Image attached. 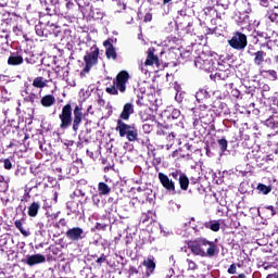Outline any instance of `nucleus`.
<instances>
[{
	"label": "nucleus",
	"instance_id": "nucleus-34",
	"mask_svg": "<svg viewBox=\"0 0 278 278\" xmlns=\"http://www.w3.org/2000/svg\"><path fill=\"white\" fill-rule=\"evenodd\" d=\"M4 168H5L7 170L12 169V162L10 161V159H5V160H4Z\"/></svg>",
	"mask_w": 278,
	"mask_h": 278
},
{
	"label": "nucleus",
	"instance_id": "nucleus-16",
	"mask_svg": "<svg viewBox=\"0 0 278 278\" xmlns=\"http://www.w3.org/2000/svg\"><path fill=\"white\" fill-rule=\"evenodd\" d=\"M9 66H18L23 64V56L12 53L8 59Z\"/></svg>",
	"mask_w": 278,
	"mask_h": 278
},
{
	"label": "nucleus",
	"instance_id": "nucleus-2",
	"mask_svg": "<svg viewBox=\"0 0 278 278\" xmlns=\"http://www.w3.org/2000/svg\"><path fill=\"white\" fill-rule=\"evenodd\" d=\"M116 131L119 132L121 138L127 136L129 142H136L138 140V129L134 125H127L123 119L117 121Z\"/></svg>",
	"mask_w": 278,
	"mask_h": 278
},
{
	"label": "nucleus",
	"instance_id": "nucleus-45",
	"mask_svg": "<svg viewBox=\"0 0 278 278\" xmlns=\"http://www.w3.org/2000/svg\"><path fill=\"white\" fill-rule=\"evenodd\" d=\"M172 177H174L175 179H177L178 174H177V173H172Z\"/></svg>",
	"mask_w": 278,
	"mask_h": 278
},
{
	"label": "nucleus",
	"instance_id": "nucleus-13",
	"mask_svg": "<svg viewBox=\"0 0 278 278\" xmlns=\"http://www.w3.org/2000/svg\"><path fill=\"white\" fill-rule=\"evenodd\" d=\"M103 46L105 47V55L109 60H116V48H114V45L110 40H105L103 42Z\"/></svg>",
	"mask_w": 278,
	"mask_h": 278
},
{
	"label": "nucleus",
	"instance_id": "nucleus-40",
	"mask_svg": "<svg viewBox=\"0 0 278 278\" xmlns=\"http://www.w3.org/2000/svg\"><path fill=\"white\" fill-rule=\"evenodd\" d=\"M265 210H266L267 212H269L270 216H275V214H276L275 207H273V206H267V207H265Z\"/></svg>",
	"mask_w": 278,
	"mask_h": 278
},
{
	"label": "nucleus",
	"instance_id": "nucleus-10",
	"mask_svg": "<svg viewBox=\"0 0 278 278\" xmlns=\"http://www.w3.org/2000/svg\"><path fill=\"white\" fill-rule=\"evenodd\" d=\"M159 179L163 188H165L167 192L175 194V182L170 180L167 175H165L164 173H159Z\"/></svg>",
	"mask_w": 278,
	"mask_h": 278
},
{
	"label": "nucleus",
	"instance_id": "nucleus-30",
	"mask_svg": "<svg viewBox=\"0 0 278 278\" xmlns=\"http://www.w3.org/2000/svg\"><path fill=\"white\" fill-rule=\"evenodd\" d=\"M187 264H188V270H197L198 266H197V263H194V261L188 258Z\"/></svg>",
	"mask_w": 278,
	"mask_h": 278
},
{
	"label": "nucleus",
	"instance_id": "nucleus-44",
	"mask_svg": "<svg viewBox=\"0 0 278 278\" xmlns=\"http://www.w3.org/2000/svg\"><path fill=\"white\" fill-rule=\"evenodd\" d=\"M173 0H163V4L166 5L167 3H170Z\"/></svg>",
	"mask_w": 278,
	"mask_h": 278
},
{
	"label": "nucleus",
	"instance_id": "nucleus-36",
	"mask_svg": "<svg viewBox=\"0 0 278 278\" xmlns=\"http://www.w3.org/2000/svg\"><path fill=\"white\" fill-rule=\"evenodd\" d=\"M36 99H38V96L30 93L27 98L26 101H29L30 103H34V101H36Z\"/></svg>",
	"mask_w": 278,
	"mask_h": 278
},
{
	"label": "nucleus",
	"instance_id": "nucleus-21",
	"mask_svg": "<svg viewBox=\"0 0 278 278\" xmlns=\"http://www.w3.org/2000/svg\"><path fill=\"white\" fill-rule=\"evenodd\" d=\"M40 210V203L33 202L28 207V216H38V211Z\"/></svg>",
	"mask_w": 278,
	"mask_h": 278
},
{
	"label": "nucleus",
	"instance_id": "nucleus-25",
	"mask_svg": "<svg viewBox=\"0 0 278 278\" xmlns=\"http://www.w3.org/2000/svg\"><path fill=\"white\" fill-rule=\"evenodd\" d=\"M143 266H146V268H148L150 274H153V271L155 270V262L153 261V258L144 260Z\"/></svg>",
	"mask_w": 278,
	"mask_h": 278
},
{
	"label": "nucleus",
	"instance_id": "nucleus-6",
	"mask_svg": "<svg viewBox=\"0 0 278 278\" xmlns=\"http://www.w3.org/2000/svg\"><path fill=\"white\" fill-rule=\"evenodd\" d=\"M84 61L86 66L84 67L80 75H84V73H90V68L97 65V62H99V49L94 48L93 50H91V52L87 53L84 56Z\"/></svg>",
	"mask_w": 278,
	"mask_h": 278
},
{
	"label": "nucleus",
	"instance_id": "nucleus-27",
	"mask_svg": "<svg viewBox=\"0 0 278 278\" xmlns=\"http://www.w3.org/2000/svg\"><path fill=\"white\" fill-rule=\"evenodd\" d=\"M15 227L21 231L22 236H25V238H27V236H29V231H27V230H25V228H23V223L21 220L15 222Z\"/></svg>",
	"mask_w": 278,
	"mask_h": 278
},
{
	"label": "nucleus",
	"instance_id": "nucleus-48",
	"mask_svg": "<svg viewBox=\"0 0 278 278\" xmlns=\"http://www.w3.org/2000/svg\"><path fill=\"white\" fill-rule=\"evenodd\" d=\"M0 181H3V177H0Z\"/></svg>",
	"mask_w": 278,
	"mask_h": 278
},
{
	"label": "nucleus",
	"instance_id": "nucleus-47",
	"mask_svg": "<svg viewBox=\"0 0 278 278\" xmlns=\"http://www.w3.org/2000/svg\"><path fill=\"white\" fill-rule=\"evenodd\" d=\"M266 278H273V274L267 275Z\"/></svg>",
	"mask_w": 278,
	"mask_h": 278
},
{
	"label": "nucleus",
	"instance_id": "nucleus-43",
	"mask_svg": "<svg viewBox=\"0 0 278 278\" xmlns=\"http://www.w3.org/2000/svg\"><path fill=\"white\" fill-rule=\"evenodd\" d=\"M73 5H75L73 2H67L66 3V9L72 10Z\"/></svg>",
	"mask_w": 278,
	"mask_h": 278
},
{
	"label": "nucleus",
	"instance_id": "nucleus-31",
	"mask_svg": "<svg viewBox=\"0 0 278 278\" xmlns=\"http://www.w3.org/2000/svg\"><path fill=\"white\" fill-rule=\"evenodd\" d=\"M268 18H269V21H271V23L278 24V13H270L268 15Z\"/></svg>",
	"mask_w": 278,
	"mask_h": 278
},
{
	"label": "nucleus",
	"instance_id": "nucleus-14",
	"mask_svg": "<svg viewBox=\"0 0 278 278\" xmlns=\"http://www.w3.org/2000/svg\"><path fill=\"white\" fill-rule=\"evenodd\" d=\"M131 114H134V104L126 103L123 108L119 118H122V121H129V116H131Z\"/></svg>",
	"mask_w": 278,
	"mask_h": 278
},
{
	"label": "nucleus",
	"instance_id": "nucleus-15",
	"mask_svg": "<svg viewBox=\"0 0 278 278\" xmlns=\"http://www.w3.org/2000/svg\"><path fill=\"white\" fill-rule=\"evenodd\" d=\"M229 78V70H219L215 74H211V79H214V81H225V79Z\"/></svg>",
	"mask_w": 278,
	"mask_h": 278
},
{
	"label": "nucleus",
	"instance_id": "nucleus-12",
	"mask_svg": "<svg viewBox=\"0 0 278 278\" xmlns=\"http://www.w3.org/2000/svg\"><path fill=\"white\" fill-rule=\"evenodd\" d=\"M43 262H47V257L42 254L30 255L26 260L28 266H36V264H43Z\"/></svg>",
	"mask_w": 278,
	"mask_h": 278
},
{
	"label": "nucleus",
	"instance_id": "nucleus-46",
	"mask_svg": "<svg viewBox=\"0 0 278 278\" xmlns=\"http://www.w3.org/2000/svg\"><path fill=\"white\" fill-rule=\"evenodd\" d=\"M239 278H247V276L244 274H240Z\"/></svg>",
	"mask_w": 278,
	"mask_h": 278
},
{
	"label": "nucleus",
	"instance_id": "nucleus-4",
	"mask_svg": "<svg viewBox=\"0 0 278 278\" xmlns=\"http://www.w3.org/2000/svg\"><path fill=\"white\" fill-rule=\"evenodd\" d=\"M228 45L236 51H244L247 45H249V40L247 39V35L236 31L231 39L228 40Z\"/></svg>",
	"mask_w": 278,
	"mask_h": 278
},
{
	"label": "nucleus",
	"instance_id": "nucleus-32",
	"mask_svg": "<svg viewBox=\"0 0 278 278\" xmlns=\"http://www.w3.org/2000/svg\"><path fill=\"white\" fill-rule=\"evenodd\" d=\"M179 116H181V111L174 109L172 111V118L177 119Z\"/></svg>",
	"mask_w": 278,
	"mask_h": 278
},
{
	"label": "nucleus",
	"instance_id": "nucleus-38",
	"mask_svg": "<svg viewBox=\"0 0 278 278\" xmlns=\"http://www.w3.org/2000/svg\"><path fill=\"white\" fill-rule=\"evenodd\" d=\"M96 229H99V230H101L102 229V231H105V229H108V225H105V224H97L96 225Z\"/></svg>",
	"mask_w": 278,
	"mask_h": 278
},
{
	"label": "nucleus",
	"instance_id": "nucleus-23",
	"mask_svg": "<svg viewBox=\"0 0 278 278\" xmlns=\"http://www.w3.org/2000/svg\"><path fill=\"white\" fill-rule=\"evenodd\" d=\"M256 190H258L261 194H269V192L273 191V187L266 186L264 184H258Z\"/></svg>",
	"mask_w": 278,
	"mask_h": 278
},
{
	"label": "nucleus",
	"instance_id": "nucleus-35",
	"mask_svg": "<svg viewBox=\"0 0 278 278\" xmlns=\"http://www.w3.org/2000/svg\"><path fill=\"white\" fill-rule=\"evenodd\" d=\"M36 34L37 36H45V30H42V26L40 25L36 26Z\"/></svg>",
	"mask_w": 278,
	"mask_h": 278
},
{
	"label": "nucleus",
	"instance_id": "nucleus-28",
	"mask_svg": "<svg viewBox=\"0 0 278 278\" xmlns=\"http://www.w3.org/2000/svg\"><path fill=\"white\" fill-rule=\"evenodd\" d=\"M218 144L220 147V150L223 151V153H225V151H227V139H219L218 140Z\"/></svg>",
	"mask_w": 278,
	"mask_h": 278
},
{
	"label": "nucleus",
	"instance_id": "nucleus-49",
	"mask_svg": "<svg viewBox=\"0 0 278 278\" xmlns=\"http://www.w3.org/2000/svg\"><path fill=\"white\" fill-rule=\"evenodd\" d=\"M267 90H270V87H269V86H267Z\"/></svg>",
	"mask_w": 278,
	"mask_h": 278
},
{
	"label": "nucleus",
	"instance_id": "nucleus-29",
	"mask_svg": "<svg viewBox=\"0 0 278 278\" xmlns=\"http://www.w3.org/2000/svg\"><path fill=\"white\" fill-rule=\"evenodd\" d=\"M261 73H267V75L271 76V79L274 81H277V72L274 70H268V71H261Z\"/></svg>",
	"mask_w": 278,
	"mask_h": 278
},
{
	"label": "nucleus",
	"instance_id": "nucleus-41",
	"mask_svg": "<svg viewBox=\"0 0 278 278\" xmlns=\"http://www.w3.org/2000/svg\"><path fill=\"white\" fill-rule=\"evenodd\" d=\"M175 100H176L178 103H181V101H184V97H181V93H176Z\"/></svg>",
	"mask_w": 278,
	"mask_h": 278
},
{
	"label": "nucleus",
	"instance_id": "nucleus-39",
	"mask_svg": "<svg viewBox=\"0 0 278 278\" xmlns=\"http://www.w3.org/2000/svg\"><path fill=\"white\" fill-rule=\"evenodd\" d=\"M229 275H236V264H231L228 268Z\"/></svg>",
	"mask_w": 278,
	"mask_h": 278
},
{
	"label": "nucleus",
	"instance_id": "nucleus-37",
	"mask_svg": "<svg viewBox=\"0 0 278 278\" xmlns=\"http://www.w3.org/2000/svg\"><path fill=\"white\" fill-rule=\"evenodd\" d=\"M144 23H151V21H153V15L151 13H147L144 15Z\"/></svg>",
	"mask_w": 278,
	"mask_h": 278
},
{
	"label": "nucleus",
	"instance_id": "nucleus-33",
	"mask_svg": "<svg viewBox=\"0 0 278 278\" xmlns=\"http://www.w3.org/2000/svg\"><path fill=\"white\" fill-rule=\"evenodd\" d=\"M142 129H143L144 134H151V131L153 130V126H151L149 124H144L142 126Z\"/></svg>",
	"mask_w": 278,
	"mask_h": 278
},
{
	"label": "nucleus",
	"instance_id": "nucleus-18",
	"mask_svg": "<svg viewBox=\"0 0 278 278\" xmlns=\"http://www.w3.org/2000/svg\"><path fill=\"white\" fill-rule=\"evenodd\" d=\"M41 105H43V108H51V105H55V97L51 94L45 96L41 99Z\"/></svg>",
	"mask_w": 278,
	"mask_h": 278
},
{
	"label": "nucleus",
	"instance_id": "nucleus-19",
	"mask_svg": "<svg viewBox=\"0 0 278 278\" xmlns=\"http://www.w3.org/2000/svg\"><path fill=\"white\" fill-rule=\"evenodd\" d=\"M266 58V52L260 50L254 53V64L256 66H262V63L264 62V59Z\"/></svg>",
	"mask_w": 278,
	"mask_h": 278
},
{
	"label": "nucleus",
	"instance_id": "nucleus-42",
	"mask_svg": "<svg viewBox=\"0 0 278 278\" xmlns=\"http://www.w3.org/2000/svg\"><path fill=\"white\" fill-rule=\"evenodd\" d=\"M103 262H105V256L103 255L97 260V264H103Z\"/></svg>",
	"mask_w": 278,
	"mask_h": 278
},
{
	"label": "nucleus",
	"instance_id": "nucleus-22",
	"mask_svg": "<svg viewBox=\"0 0 278 278\" xmlns=\"http://www.w3.org/2000/svg\"><path fill=\"white\" fill-rule=\"evenodd\" d=\"M178 180H179L181 190H188V186H190V180L188 179V176H186V174H180Z\"/></svg>",
	"mask_w": 278,
	"mask_h": 278
},
{
	"label": "nucleus",
	"instance_id": "nucleus-7",
	"mask_svg": "<svg viewBox=\"0 0 278 278\" xmlns=\"http://www.w3.org/2000/svg\"><path fill=\"white\" fill-rule=\"evenodd\" d=\"M194 64L197 68H201L202 71H208V72L214 71V60H212V56L207 54L199 55L195 59Z\"/></svg>",
	"mask_w": 278,
	"mask_h": 278
},
{
	"label": "nucleus",
	"instance_id": "nucleus-1",
	"mask_svg": "<svg viewBox=\"0 0 278 278\" xmlns=\"http://www.w3.org/2000/svg\"><path fill=\"white\" fill-rule=\"evenodd\" d=\"M191 251L194 255H200V257H214L216 253V244L206 239L199 238L191 245Z\"/></svg>",
	"mask_w": 278,
	"mask_h": 278
},
{
	"label": "nucleus",
	"instance_id": "nucleus-8",
	"mask_svg": "<svg viewBox=\"0 0 278 278\" xmlns=\"http://www.w3.org/2000/svg\"><path fill=\"white\" fill-rule=\"evenodd\" d=\"M153 65L160 66V58H157V55H155V53L153 52V49L150 48L148 50V56L144 63L140 65L141 73H144V75H147V73H149V70L144 68V66H153Z\"/></svg>",
	"mask_w": 278,
	"mask_h": 278
},
{
	"label": "nucleus",
	"instance_id": "nucleus-3",
	"mask_svg": "<svg viewBox=\"0 0 278 278\" xmlns=\"http://www.w3.org/2000/svg\"><path fill=\"white\" fill-rule=\"evenodd\" d=\"M129 80V74L127 72H121L116 76V80H114L112 87L106 88V92L109 94H118L119 92H125L127 90V81Z\"/></svg>",
	"mask_w": 278,
	"mask_h": 278
},
{
	"label": "nucleus",
	"instance_id": "nucleus-26",
	"mask_svg": "<svg viewBox=\"0 0 278 278\" xmlns=\"http://www.w3.org/2000/svg\"><path fill=\"white\" fill-rule=\"evenodd\" d=\"M33 86L35 88H45L47 86V80H45V78H42V77H36L33 80Z\"/></svg>",
	"mask_w": 278,
	"mask_h": 278
},
{
	"label": "nucleus",
	"instance_id": "nucleus-5",
	"mask_svg": "<svg viewBox=\"0 0 278 278\" xmlns=\"http://www.w3.org/2000/svg\"><path fill=\"white\" fill-rule=\"evenodd\" d=\"M59 118L61 121L60 129L64 130L71 127V123H73V108L71 106V104H66L63 106Z\"/></svg>",
	"mask_w": 278,
	"mask_h": 278
},
{
	"label": "nucleus",
	"instance_id": "nucleus-11",
	"mask_svg": "<svg viewBox=\"0 0 278 278\" xmlns=\"http://www.w3.org/2000/svg\"><path fill=\"white\" fill-rule=\"evenodd\" d=\"M84 118V113L79 106L74 109V119H73V131L77 132L79 130V125Z\"/></svg>",
	"mask_w": 278,
	"mask_h": 278
},
{
	"label": "nucleus",
	"instance_id": "nucleus-17",
	"mask_svg": "<svg viewBox=\"0 0 278 278\" xmlns=\"http://www.w3.org/2000/svg\"><path fill=\"white\" fill-rule=\"evenodd\" d=\"M111 191H112V189L110 188V186H108V184L99 182L98 192H99L100 197H105V195L110 194Z\"/></svg>",
	"mask_w": 278,
	"mask_h": 278
},
{
	"label": "nucleus",
	"instance_id": "nucleus-9",
	"mask_svg": "<svg viewBox=\"0 0 278 278\" xmlns=\"http://www.w3.org/2000/svg\"><path fill=\"white\" fill-rule=\"evenodd\" d=\"M66 239L71 240L72 242H79V240H84L86 238V232L84 231V228L80 227H74L68 229L65 232Z\"/></svg>",
	"mask_w": 278,
	"mask_h": 278
},
{
	"label": "nucleus",
	"instance_id": "nucleus-20",
	"mask_svg": "<svg viewBox=\"0 0 278 278\" xmlns=\"http://www.w3.org/2000/svg\"><path fill=\"white\" fill-rule=\"evenodd\" d=\"M195 99L199 103H201V101H205V99H210V91L205 90V89H200L197 93H195Z\"/></svg>",
	"mask_w": 278,
	"mask_h": 278
},
{
	"label": "nucleus",
	"instance_id": "nucleus-24",
	"mask_svg": "<svg viewBox=\"0 0 278 278\" xmlns=\"http://www.w3.org/2000/svg\"><path fill=\"white\" fill-rule=\"evenodd\" d=\"M206 229H211L212 231H220V223L218 222H207L204 224Z\"/></svg>",
	"mask_w": 278,
	"mask_h": 278
}]
</instances>
